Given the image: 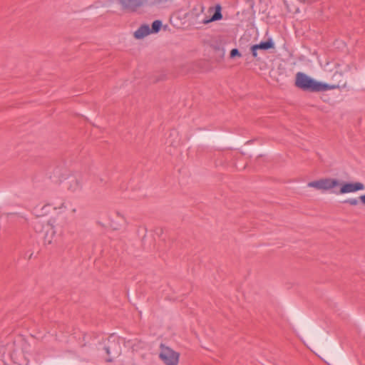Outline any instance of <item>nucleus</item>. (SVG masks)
<instances>
[{
    "label": "nucleus",
    "mask_w": 365,
    "mask_h": 365,
    "mask_svg": "<svg viewBox=\"0 0 365 365\" xmlns=\"http://www.w3.org/2000/svg\"><path fill=\"white\" fill-rule=\"evenodd\" d=\"M108 357L106 359L107 362L113 361V359L120 354V346L118 342H112L104 348Z\"/></svg>",
    "instance_id": "obj_7"
},
{
    "label": "nucleus",
    "mask_w": 365,
    "mask_h": 365,
    "mask_svg": "<svg viewBox=\"0 0 365 365\" xmlns=\"http://www.w3.org/2000/svg\"><path fill=\"white\" fill-rule=\"evenodd\" d=\"M250 51L252 52V55L254 58H257V51L256 48H254V46H252L250 48Z\"/></svg>",
    "instance_id": "obj_15"
},
{
    "label": "nucleus",
    "mask_w": 365,
    "mask_h": 365,
    "mask_svg": "<svg viewBox=\"0 0 365 365\" xmlns=\"http://www.w3.org/2000/svg\"><path fill=\"white\" fill-rule=\"evenodd\" d=\"M222 18V15L221 14V7L220 5H217L215 8V11L214 14L212 15V16L211 17V19L204 21V23L207 24L211 21L220 20Z\"/></svg>",
    "instance_id": "obj_11"
},
{
    "label": "nucleus",
    "mask_w": 365,
    "mask_h": 365,
    "mask_svg": "<svg viewBox=\"0 0 365 365\" xmlns=\"http://www.w3.org/2000/svg\"><path fill=\"white\" fill-rule=\"evenodd\" d=\"M63 189L69 193H77L81 191L82 184L79 178L71 174L61 181Z\"/></svg>",
    "instance_id": "obj_3"
},
{
    "label": "nucleus",
    "mask_w": 365,
    "mask_h": 365,
    "mask_svg": "<svg viewBox=\"0 0 365 365\" xmlns=\"http://www.w3.org/2000/svg\"><path fill=\"white\" fill-rule=\"evenodd\" d=\"M176 135V133H175V132H174L173 133H171V134H170V136H171V135Z\"/></svg>",
    "instance_id": "obj_18"
},
{
    "label": "nucleus",
    "mask_w": 365,
    "mask_h": 365,
    "mask_svg": "<svg viewBox=\"0 0 365 365\" xmlns=\"http://www.w3.org/2000/svg\"><path fill=\"white\" fill-rule=\"evenodd\" d=\"M253 46L254 48H256L257 50H267L274 48V43L271 39H269L265 42H261L259 44H255Z\"/></svg>",
    "instance_id": "obj_10"
},
{
    "label": "nucleus",
    "mask_w": 365,
    "mask_h": 365,
    "mask_svg": "<svg viewBox=\"0 0 365 365\" xmlns=\"http://www.w3.org/2000/svg\"><path fill=\"white\" fill-rule=\"evenodd\" d=\"M295 86L303 91L310 92L324 91L335 88L334 86L318 82L301 72L296 74Z\"/></svg>",
    "instance_id": "obj_1"
},
{
    "label": "nucleus",
    "mask_w": 365,
    "mask_h": 365,
    "mask_svg": "<svg viewBox=\"0 0 365 365\" xmlns=\"http://www.w3.org/2000/svg\"><path fill=\"white\" fill-rule=\"evenodd\" d=\"M340 190L338 194L343 195L346 193L355 192L359 190H362L364 189V185L363 183L359 182H341Z\"/></svg>",
    "instance_id": "obj_6"
},
{
    "label": "nucleus",
    "mask_w": 365,
    "mask_h": 365,
    "mask_svg": "<svg viewBox=\"0 0 365 365\" xmlns=\"http://www.w3.org/2000/svg\"><path fill=\"white\" fill-rule=\"evenodd\" d=\"M162 26V22L160 20H155L152 24L151 33H158Z\"/></svg>",
    "instance_id": "obj_12"
},
{
    "label": "nucleus",
    "mask_w": 365,
    "mask_h": 365,
    "mask_svg": "<svg viewBox=\"0 0 365 365\" xmlns=\"http://www.w3.org/2000/svg\"><path fill=\"white\" fill-rule=\"evenodd\" d=\"M179 353L169 347L163 346L160 354V358L166 365H177L179 361Z\"/></svg>",
    "instance_id": "obj_4"
},
{
    "label": "nucleus",
    "mask_w": 365,
    "mask_h": 365,
    "mask_svg": "<svg viewBox=\"0 0 365 365\" xmlns=\"http://www.w3.org/2000/svg\"><path fill=\"white\" fill-rule=\"evenodd\" d=\"M119 2L123 9L132 11H136L143 4L141 0H119Z\"/></svg>",
    "instance_id": "obj_8"
},
{
    "label": "nucleus",
    "mask_w": 365,
    "mask_h": 365,
    "mask_svg": "<svg viewBox=\"0 0 365 365\" xmlns=\"http://www.w3.org/2000/svg\"><path fill=\"white\" fill-rule=\"evenodd\" d=\"M345 203H347L350 205H356L358 204V200L356 198L348 199L344 201Z\"/></svg>",
    "instance_id": "obj_14"
},
{
    "label": "nucleus",
    "mask_w": 365,
    "mask_h": 365,
    "mask_svg": "<svg viewBox=\"0 0 365 365\" xmlns=\"http://www.w3.org/2000/svg\"><path fill=\"white\" fill-rule=\"evenodd\" d=\"M230 56V58H234L235 56L240 57L241 53H240V51H238L237 48H233L231 50Z\"/></svg>",
    "instance_id": "obj_13"
},
{
    "label": "nucleus",
    "mask_w": 365,
    "mask_h": 365,
    "mask_svg": "<svg viewBox=\"0 0 365 365\" xmlns=\"http://www.w3.org/2000/svg\"><path fill=\"white\" fill-rule=\"evenodd\" d=\"M304 1L305 2H307L308 4H311L312 1H309V0H304Z\"/></svg>",
    "instance_id": "obj_17"
},
{
    "label": "nucleus",
    "mask_w": 365,
    "mask_h": 365,
    "mask_svg": "<svg viewBox=\"0 0 365 365\" xmlns=\"http://www.w3.org/2000/svg\"><path fill=\"white\" fill-rule=\"evenodd\" d=\"M40 225L36 224L35 229L36 231L43 232V240L46 244L50 245L56 235L55 227L50 221L42 225V229L40 230Z\"/></svg>",
    "instance_id": "obj_5"
},
{
    "label": "nucleus",
    "mask_w": 365,
    "mask_h": 365,
    "mask_svg": "<svg viewBox=\"0 0 365 365\" xmlns=\"http://www.w3.org/2000/svg\"><path fill=\"white\" fill-rule=\"evenodd\" d=\"M359 200H361V202L364 205H365V195H361V196L359 197Z\"/></svg>",
    "instance_id": "obj_16"
},
{
    "label": "nucleus",
    "mask_w": 365,
    "mask_h": 365,
    "mask_svg": "<svg viewBox=\"0 0 365 365\" xmlns=\"http://www.w3.org/2000/svg\"><path fill=\"white\" fill-rule=\"evenodd\" d=\"M150 34H151V31L149 26L147 24H143L134 32L133 36L136 39H141Z\"/></svg>",
    "instance_id": "obj_9"
},
{
    "label": "nucleus",
    "mask_w": 365,
    "mask_h": 365,
    "mask_svg": "<svg viewBox=\"0 0 365 365\" xmlns=\"http://www.w3.org/2000/svg\"><path fill=\"white\" fill-rule=\"evenodd\" d=\"M340 185L341 182L338 179L331 178H323L307 183V186L309 187L314 188L317 190L323 192L333 190L334 188L339 187Z\"/></svg>",
    "instance_id": "obj_2"
}]
</instances>
